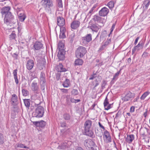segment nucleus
<instances>
[{"mask_svg": "<svg viewBox=\"0 0 150 150\" xmlns=\"http://www.w3.org/2000/svg\"><path fill=\"white\" fill-rule=\"evenodd\" d=\"M92 122L91 120H87L84 124L85 133L86 135L92 138L95 137L94 132L92 127Z\"/></svg>", "mask_w": 150, "mask_h": 150, "instance_id": "1", "label": "nucleus"}, {"mask_svg": "<svg viewBox=\"0 0 150 150\" xmlns=\"http://www.w3.org/2000/svg\"><path fill=\"white\" fill-rule=\"evenodd\" d=\"M41 103V101H40L39 103H35V106L37 107V108L35 109V111L32 114L33 117L40 118L43 116L44 109L43 107L40 105Z\"/></svg>", "mask_w": 150, "mask_h": 150, "instance_id": "2", "label": "nucleus"}, {"mask_svg": "<svg viewBox=\"0 0 150 150\" xmlns=\"http://www.w3.org/2000/svg\"><path fill=\"white\" fill-rule=\"evenodd\" d=\"M4 21V23L6 24L10 23L15 24L16 23L17 20L14 18L13 15L10 12L5 16Z\"/></svg>", "mask_w": 150, "mask_h": 150, "instance_id": "3", "label": "nucleus"}, {"mask_svg": "<svg viewBox=\"0 0 150 150\" xmlns=\"http://www.w3.org/2000/svg\"><path fill=\"white\" fill-rule=\"evenodd\" d=\"M87 52L86 48L84 47L80 46L76 50L75 55L78 58H81L83 57Z\"/></svg>", "mask_w": 150, "mask_h": 150, "instance_id": "4", "label": "nucleus"}, {"mask_svg": "<svg viewBox=\"0 0 150 150\" xmlns=\"http://www.w3.org/2000/svg\"><path fill=\"white\" fill-rule=\"evenodd\" d=\"M103 138L104 142L106 143H110L112 142L110 135L107 130H105L104 132Z\"/></svg>", "mask_w": 150, "mask_h": 150, "instance_id": "5", "label": "nucleus"}, {"mask_svg": "<svg viewBox=\"0 0 150 150\" xmlns=\"http://www.w3.org/2000/svg\"><path fill=\"white\" fill-rule=\"evenodd\" d=\"M92 40V35L91 34H87L85 36L82 38V41L83 45L87 44Z\"/></svg>", "mask_w": 150, "mask_h": 150, "instance_id": "6", "label": "nucleus"}, {"mask_svg": "<svg viewBox=\"0 0 150 150\" xmlns=\"http://www.w3.org/2000/svg\"><path fill=\"white\" fill-rule=\"evenodd\" d=\"M134 97V94L132 93L130 91L127 92L125 96L123 97L122 100L125 101H127L129 100L130 99L133 98Z\"/></svg>", "mask_w": 150, "mask_h": 150, "instance_id": "7", "label": "nucleus"}, {"mask_svg": "<svg viewBox=\"0 0 150 150\" xmlns=\"http://www.w3.org/2000/svg\"><path fill=\"white\" fill-rule=\"evenodd\" d=\"M33 47L34 51L39 50L43 49V45L41 42L36 41L34 44Z\"/></svg>", "mask_w": 150, "mask_h": 150, "instance_id": "8", "label": "nucleus"}, {"mask_svg": "<svg viewBox=\"0 0 150 150\" xmlns=\"http://www.w3.org/2000/svg\"><path fill=\"white\" fill-rule=\"evenodd\" d=\"M109 12V9L106 7H104L99 11V14L100 16L104 17L107 15Z\"/></svg>", "mask_w": 150, "mask_h": 150, "instance_id": "9", "label": "nucleus"}, {"mask_svg": "<svg viewBox=\"0 0 150 150\" xmlns=\"http://www.w3.org/2000/svg\"><path fill=\"white\" fill-rule=\"evenodd\" d=\"M42 1H44L42 4L44 7L47 8V6L50 8L53 6V4L52 0H42Z\"/></svg>", "mask_w": 150, "mask_h": 150, "instance_id": "10", "label": "nucleus"}, {"mask_svg": "<svg viewBox=\"0 0 150 150\" xmlns=\"http://www.w3.org/2000/svg\"><path fill=\"white\" fill-rule=\"evenodd\" d=\"M94 144V142L89 139H86L84 142V145L88 149H90L91 146Z\"/></svg>", "mask_w": 150, "mask_h": 150, "instance_id": "11", "label": "nucleus"}, {"mask_svg": "<svg viewBox=\"0 0 150 150\" xmlns=\"http://www.w3.org/2000/svg\"><path fill=\"white\" fill-rule=\"evenodd\" d=\"M33 124L36 127L43 128L46 125V122L43 120H41L40 121H34L33 122Z\"/></svg>", "mask_w": 150, "mask_h": 150, "instance_id": "12", "label": "nucleus"}, {"mask_svg": "<svg viewBox=\"0 0 150 150\" xmlns=\"http://www.w3.org/2000/svg\"><path fill=\"white\" fill-rule=\"evenodd\" d=\"M11 7L9 6H4L3 7L1 10V13L2 16L4 15H5L8 13L10 12Z\"/></svg>", "mask_w": 150, "mask_h": 150, "instance_id": "13", "label": "nucleus"}, {"mask_svg": "<svg viewBox=\"0 0 150 150\" xmlns=\"http://www.w3.org/2000/svg\"><path fill=\"white\" fill-rule=\"evenodd\" d=\"M34 66V62L32 59L29 60L27 62L26 67L28 70H31Z\"/></svg>", "mask_w": 150, "mask_h": 150, "instance_id": "14", "label": "nucleus"}, {"mask_svg": "<svg viewBox=\"0 0 150 150\" xmlns=\"http://www.w3.org/2000/svg\"><path fill=\"white\" fill-rule=\"evenodd\" d=\"M80 23L79 21L75 20L73 21L71 24V28L76 29L80 26Z\"/></svg>", "mask_w": 150, "mask_h": 150, "instance_id": "15", "label": "nucleus"}, {"mask_svg": "<svg viewBox=\"0 0 150 150\" xmlns=\"http://www.w3.org/2000/svg\"><path fill=\"white\" fill-rule=\"evenodd\" d=\"M11 104L13 105H16L17 104L18 97L15 94H13L12 95V98H11Z\"/></svg>", "mask_w": 150, "mask_h": 150, "instance_id": "16", "label": "nucleus"}, {"mask_svg": "<svg viewBox=\"0 0 150 150\" xmlns=\"http://www.w3.org/2000/svg\"><path fill=\"white\" fill-rule=\"evenodd\" d=\"M57 22L58 25L59 26H62L65 24L64 19L61 17H57Z\"/></svg>", "mask_w": 150, "mask_h": 150, "instance_id": "17", "label": "nucleus"}, {"mask_svg": "<svg viewBox=\"0 0 150 150\" xmlns=\"http://www.w3.org/2000/svg\"><path fill=\"white\" fill-rule=\"evenodd\" d=\"M144 44L142 43L139 42V44L135 46L132 50V53H134L136 50H139L140 49H142L143 47Z\"/></svg>", "mask_w": 150, "mask_h": 150, "instance_id": "18", "label": "nucleus"}, {"mask_svg": "<svg viewBox=\"0 0 150 150\" xmlns=\"http://www.w3.org/2000/svg\"><path fill=\"white\" fill-rule=\"evenodd\" d=\"M65 53L64 50H59L57 56L60 60H62L64 59Z\"/></svg>", "mask_w": 150, "mask_h": 150, "instance_id": "19", "label": "nucleus"}, {"mask_svg": "<svg viewBox=\"0 0 150 150\" xmlns=\"http://www.w3.org/2000/svg\"><path fill=\"white\" fill-rule=\"evenodd\" d=\"M66 29L64 27H62L60 29V33L59 36V38H64L66 37L65 34Z\"/></svg>", "mask_w": 150, "mask_h": 150, "instance_id": "20", "label": "nucleus"}, {"mask_svg": "<svg viewBox=\"0 0 150 150\" xmlns=\"http://www.w3.org/2000/svg\"><path fill=\"white\" fill-rule=\"evenodd\" d=\"M90 27L92 31H93L96 32H97L99 29V28L98 26L96 24H91V25L90 26Z\"/></svg>", "mask_w": 150, "mask_h": 150, "instance_id": "21", "label": "nucleus"}, {"mask_svg": "<svg viewBox=\"0 0 150 150\" xmlns=\"http://www.w3.org/2000/svg\"><path fill=\"white\" fill-rule=\"evenodd\" d=\"M41 85L44 84L46 83V80L45 78V74L42 72H41L40 74V77Z\"/></svg>", "mask_w": 150, "mask_h": 150, "instance_id": "22", "label": "nucleus"}, {"mask_svg": "<svg viewBox=\"0 0 150 150\" xmlns=\"http://www.w3.org/2000/svg\"><path fill=\"white\" fill-rule=\"evenodd\" d=\"M134 135L133 134L128 135L126 138V141L127 143H130L134 139Z\"/></svg>", "mask_w": 150, "mask_h": 150, "instance_id": "23", "label": "nucleus"}, {"mask_svg": "<svg viewBox=\"0 0 150 150\" xmlns=\"http://www.w3.org/2000/svg\"><path fill=\"white\" fill-rule=\"evenodd\" d=\"M58 72H62L66 71V69L63 68V66L62 64H59L57 66Z\"/></svg>", "mask_w": 150, "mask_h": 150, "instance_id": "24", "label": "nucleus"}, {"mask_svg": "<svg viewBox=\"0 0 150 150\" xmlns=\"http://www.w3.org/2000/svg\"><path fill=\"white\" fill-rule=\"evenodd\" d=\"M68 146V145L67 142H63L60 145H59L58 147V149H64Z\"/></svg>", "mask_w": 150, "mask_h": 150, "instance_id": "25", "label": "nucleus"}, {"mask_svg": "<svg viewBox=\"0 0 150 150\" xmlns=\"http://www.w3.org/2000/svg\"><path fill=\"white\" fill-rule=\"evenodd\" d=\"M23 101L25 106L29 109L30 106V99H25L23 100Z\"/></svg>", "mask_w": 150, "mask_h": 150, "instance_id": "26", "label": "nucleus"}, {"mask_svg": "<svg viewBox=\"0 0 150 150\" xmlns=\"http://www.w3.org/2000/svg\"><path fill=\"white\" fill-rule=\"evenodd\" d=\"M102 18L97 15H95L93 16V20L95 22H101L102 21Z\"/></svg>", "mask_w": 150, "mask_h": 150, "instance_id": "27", "label": "nucleus"}, {"mask_svg": "<svg viewBox=\"0 0 150 150\" xmlns=\"http://www.w3.org/2000/svg\"><path fill=\"white\" fill-rule=\"evenodd\" d=\"M31 87L32 90L33 91H37L38 89V87L37 85V83H35L33 82L31 84Z\"/></svg>", "mask_w": 150, "mask_h": 150, "instance_id": "28", "label": "nucleus"}, {"mask_svg": "<svg viewBox=\"0 0 150 150\" xmlns=\"http://www.w3.org/2000/svg\"><path fill=\"white\" fill-rule=\"evenodd\" d=\"M64 45L62 42H59L58 43V50H64Z\"/></svg>", "mask_w": 150, "mask_h": 150, "instance_id": "29", "label": "nucleus"}, {"mask_svg": "<svg viewBox=\"0 0 150 150\" xmlns=\"http://www.w3.org/2000/svg\"><path fill=\"white\" fill-rule=\"evenodd\" d=\"M71 116L69 113H65L63 115V118L66 120H70Z\"/></svg>", "mask_w": 150, "mask_h": 150, "instance_id": "30", "label": "nucleus"}, {"mask_svg": "<svg viewBox=\"0 0 150 150\" xmlns=\"http://www.w3.org/2000/svg\"><path fill=\"white\" fill-rule=\"evenodd\" d=\"M16 37V34L14 31H13L12 33L9 36L10 40H15Z\"/></svg>", "mask_w": 150, "mask_h": 150, "instance_id": "31", "label": "nucleus"}, {"mask_svg": "<svg viewBox=\"0 0 150 150\" xmlns=\"http://www.w3.org/2000/svg\"><path fill=\"white\" fill-rule=\"evenodd\" d=\"M83 63L82 59H78L75 62V64L76 65H82Z\"/></svg>", "mask_w": 150, "mask_h": 150, "instance_id": "32", "label": "nucleus"}, {"mask_svg": "<svg viewBox=\"0 0 150 150\" xmlns=\"http://www.w3.org/2000/svg\"><path fill=\"white\" fill-rule=\"evenodd\" d=\"M121 70V69H120L119 71L117 72L115 74V75L113 76V77L112 79V82L115 81H116L118 79V76L120 73Z\"/></svg>", "mask_w": 150, "mask_h": 150, "instance_id": "33", "label": "nucleus"}, {"mask_svg": "<svg viewBox=\"0 0 150 150\" xmlns=\"http://www.w3.org/2000/svg\"><path fill=\"white\" fill-rule=\"evenodd\" d=\"M70 83V81L69 80L66 79L62 85L64 87L67 88L69 86Z\"/></svg>", "mask_w": 150, "mask_h": 150, "instance_id": "34", "label": "nucleus"}, {"mask_svg": "<svg viewBox=\"0 0 150 150\" xmlns=\"http://www.w3.org/2000/svg\"><path fill=\"white\" fill-rule=\"evenodd\" d=\"M150 4V1L149 0H145L143 3V5H145V8L147 9ZM143 8H144V6H143Z\"/></svg>", "mask_w": 150, "mask_h": 150, "instance_id": "35", "label": "nucleus"}, {"mask_svg": "<svg viewBox=\"0 0 150 150\" xmlns=\"http://www.w3.org/2000/svg\"><path fill=\"white\" fill-rule=\"evenodd\" d=\"M150 92L148 91H147L144 92L141 97L140 98L141 100H144L145 98L148 96Z\"/></svg>", "mask_w": 150, "mask_h": 150, "instance_id": "36", "label": "nucleus"}, {"mask_svg": "<svg viewBox=\"0 0 150 150\" xmlns=\"http://www.w3.org/2000/svg\"><path fill=\"white\" fill-rule=\"evenodd\" d=\"M75 36V34L74 32H72L69 35V39L70 40V42L72 43L74 40Z\"/></svg>", "mask_w": 150, "mask_h": 150, "instance_id": "37", "label": "nucleus"}, {"mask_svg": "<svg viewBox=\"0 0 150 150\" xmlns=\"http://www.w3.org/2000/svg\"><path fill=\"white\" fill-rule=\"evenodd\" d=\"M19 5V4H16L14 7V9L17 12L18 11L19 12L22 10V8L18 6Z\"/></svg>", "mask_w": 150, "mask_h": 150, "instance_id": "38", "label": "nucleus"}, {"mask_svg": "<svg viewBox=\"0 0 150 150\" xmlns=\"http://www.w3.org/2000/svg\"><path fill=\"white\" fill-rule=\"evenodd\" d=\"M22 92L23 95L25 96H28L29 94V92L27 90L25 89H22Z\"/></svg>", "mask_w": 150, "mask_h": 150, "instance_id": "39", "label": "nucleus"}, {"mask_svg": "<svg viewBox=\"0 0 150 150\" xmlns=\"http://www.w3.org/2000/svg\"><path fill=\"white\" fill-rule=\"evenodd\" d=\"M11 110L14 112H18V108L16 105H13L11 108Z\"/></svg>", "mask_w": 150, "mask_h": 150, "instance_id": "40", "label": "nucleus"}, {"mask_svg": "<svg viewBox=\"0 0 150 150\" xmlns=\"http://www.w3.org/2000/svg\"><path fill=\"white\" fill-rule=\"evenodd\" d=\"M66 103L67 105H69L71 104L70 98V95H67L66 96Z\"/></svg>", "mask_w": 150, "mask_h": 150, "instance_id": "41", "label": "nucleus"}, {"mask_svg": "<svg viewBox=\"0 0 150 150\" xmlns=\"http://www.w3.org/2000/svg\"><path fill=\"white\" fill-rule=\"evenodd\" d=\"M78 93V91L76 89H73L71 91V94L74 96L77 95Z\"/></svg>", "mask_w": 150, "mask_h": 150, "instance_id": "42", "label": "nucleus"}, {"mask_svg": "<svg viewBox=\"0 0 150 150\" xmlns=\"http://www.w3.org/2000/svg\"><path fill=\"white\" fill-rule=\"evenodd\" d=\"M114 2L112 1H110L108 4V6L110 9L114 7Z\"/></svg>", "mask_w": 150, "mask_h": 150, "instance_id": "43", "label": "nucleus"}, {"mask_svg": "<svg viewBox=\"0 0 150 150\" xmlns=\"http://www.w3.org/2000/svg\"><path fill=\"white\" fill-rule=\"evenodd\" d=\"M111 42L110 39H108L103 44V45L106 47Z\"/></svg>", "mask_w": 150, "mask_h": 150, "instance_id": "44", "label": "nucleus"}, {"mask_svg": "<svg viewBox=\"0 0 150 150\" xmlns=\"http://www.w3.org/2000/svg\"><path fill=\"white\" fill-rule=\"evenodd\" d=\"M26 16L25 15L23 16H20L18 17L19 20L21 22L23 21L26 18Z\"/></svg>", "mask_w": 150, "mask_h": 150, "instance_id": "45", "label": "nucleus"}, {"mask_svg": "<svg viewBox=\"0 0 150 150\" xmlns=\"http://www.w3.org/2000/svg\"><path fill=\"white\" fill-rule=\"evenodd\" d=\"M104 107H105L107 105L109 104V102L108 101V99L107 98V96L106 97L104 101Z\"/></svg>", "mask_w": 150, "mask_h": 150, "instance_id": "46", "label": "nucleus"}, {"mask_svg": "<svg viewBox=\"0 0 150 150\" xmlns=\"http://www.w3.org/2000/svg\"><path fill=\"white\" fill-rule=\"evenodd\" d=\"M17 14L18 17H19L20 16H23V15H25L23 10L19 12L18 11L17 12Z\"/></svg>", "mask_w": 150, "mask_h": 150, "instance_id": "47", "label": "nucleus"}, {"mask_svg": "<svg viewBox=\"0 0 150 150\" xmlns=\"http://www.w3.org/2000/svg\"><path fill=\"white\" fill-rule=\"evenodd\" d=\"M107 83V82L105 80H103L102 82L101 88L102 89L105 88V86Z\"/></svg>", "mask_w": 150, "mask_h": 150, "instance_id": "48", "label": "nucleus"}, {"mask_svg": "<svg viewBox=\"0 0 150 150\" xmlns=\"http://www.w3.org/2000/svg\"><path fill=\"white\" fill-rule=\"evenodd\" d=\"M96 134L97 136L101 137L102 132H98V131L97 132L96 131Z\"/></svg>", "mask_w": 150, "mask_h": 150, "instance_id": "49", "label": "nucleus"}, {"mask_svg": "<svg viewBox=\"0 0 150 150\" xmlns=\"http://www.w3.org/2000/svg\"><path fill=\"white\" fill-rule=\"evenodd\" d=\"M17 146L18 147H20V148H27V149L28 148V147L25 146L24 144H18L17 145Z\"/></svg>", "mask_w": 150, "mask_h": 150, "instance_id": "50", "label": "nucleus"}, {"mask_svg": "<svg viewBox=\"0 0 150 150\" xmlns=\"http://www.w3.org/2000/svg\"><path fill=\"white\" fill-rule=\"evenodd\" d=\"M96 145L95 144L94 145H92V146H91V147H90V150H96Z\"/></svg>", "mask_w": 150, "mask_h": 150, "instance_id": "51", "label": "nucleus"}, {"mask_svg": "<svg viewBox=\"0 0 150 150\" xmlns=\"http://www.w3.org/2000/svg\"><path fill=\"white\" fill-rule=\"evenodd\" d=\"M4 142L3 141V138L2 134L0 133V143L1 144H3Z\"/></svg>", "mask_w": 150, "mask_h": 150, "instance_id": "52", "label": "nucleus"}, {"mask_svg": "<svg viewBox=\"0 0 150 150\" xmlns=\"http://www.w3.org/2000/svg\"><path fill=\"white\" fill-rule=\"evenodd\" d=\"M150 55V54L149 53L144 52L143 53V54L142 55V57H147L149 55Z\"/></svg>", "mask_w": 150, "mask_h": 150, "instance_id": "53", "label": "nucleus"}, {"mask_svg": "<svg viewBox=\"0 0 150 150\" xmlns=\"http://www.w3.org/2000/svg\"><path fill=\"white\" fill-rule=\"evenodd\" d=\"M106 35V31L105 30L100 35V38H103L104 36H105Z\"/></svg>", "mask_w": 150, "mask_h": 150, "instance_id": "54", "label": "nucleus"}, {"mask_svg": "<svg viewBox=\"0 0 150 150\" xmlns=\"http://www.w3.org/2000/svg\"><path fill=\"white\" fill-rule=\"evenodd\" d=\"M58 2V6L59 7H62V0L61 1H57Z\"/></svg>", "mask_w": 150, "mask_h": 150, "instance_id": "55", "label": "nucleus"}, {"mask_svg": "<svg viewBox=\"0 0 150 150\" xmlns=\"http://www.w3.org/2000/svg\"><path fill=\"white\" fill-rule=\"evenodd\" d=\"M18 70L17 69H15L13 72L14 77L17 76V71Z\"/></svg>", "mask_w": 150, "mask_h": 150, "instance_id": "56", "label": "nucleus"}, {"mask_svg": "<svg viewBox=\"0 0 150 150\" xmlns=\"http://www.w3.org/2000/svg\"><path fill=\"white\" fill-rule=\"evenodd\" d=\"M111 104H110L107 105L105 107V109L107 110H109L111 108Z\"/></svg>", "mask_w": 150, "mask_h": 150, "instance_id": "57", "label": "nucleus"}, {"mask_svg": "<svg viewBox=\"0 0 150 150\" xmlns=\"http://www.w3.org/2000/svg\"><path fill=\"white\" fill-rule=\"evenodd\" d=\"M96 74H93L91 76V77L89 78L90 80H93L96 77Z\"/></svg>", "mask_w": 150, "mask_h": 150, "instance_id": "58", "label": "nucleus"}, {"mask_svg": "<svg viewBox=\"0 0 150 150\" xmlns=\"http://www.w3.org/2000/svg\"><path fill=\"white\" fill-rule=\"evenodd\" d=\"M115 26V24H113L112 25V28L110 29V34L112 31H113V30L114 29Z\"/></svg>", "mask_w": 150, "mask_h": 150, "instance_id": "59", "label": "nucleus"}, {"mask_svg": "<svg viewBox=\"0 0 150 150\" xmlns=\"http://www.w3.org/2000/svg\"><path fill=\"white\" fill-rule=\"evenodd\" d=\"M106 47L103 44L102 46L100 48L99 51H101L104 49Z\"/></svg>", "mask_w": 150, "mask_h": 150, "instance_id": "60", "label": "nucleus"}, {"mask_svg": "<svg viewBox=\"0 0 150 150\" xmlns=\"http://www.w3.org/2000/svg\"><path fill=\"white\" fill-rule=\"evenodd\" d=\"M14 78L15 80V82L16 84H18L19 83V81L18 79V77H14Z\"/></svg>", "mask_w": 150, "mask_h": 150, "instance_id": "61", "label": "nucleus"}, {"mask_svg": "<svg viewBox=\"0 0 150 150\" xmlns=\"http://www.w3.org/2000/svg\"><path fill=\"white\" fill-rule=\"evenodd\" d=\"M61 90H62V91L63 93H67L68 92V90L67 89L63 88Z\"/></svg>", "mask_w": 150, "mask_h": 150, "instance_id": "62", "label": "nucleus"}, {"mask_svg": "<svg viewBox=\"0 0 150 150\" xmlns=\"http://www.w3.org/2000/svg\"><path fill=\"white\" fill-rule=\"evenodd\" d=\"M93 11H92V10H90L87 14L86 17L88 16V18H89L91 15L92 13L93 12Z\"/></svg>", "mask_w": 150, "mask_h": 150, "instance_id": "63", "label": "nucleus"}, {"mask_svg": "<svg viewBox=\"0 0 150 150\" xmlns=\"http://www.w3.org/2000/svg\"><path fill=\"white\" fill-rule=\"evenodd\" d=\"M70 102L72 103H76V99H75L73 98H70Z\"/></svg>", "mask_w": 150, "mask_h": 150, "instance_id": "64", "label": "nucleus"}]
</instances>
